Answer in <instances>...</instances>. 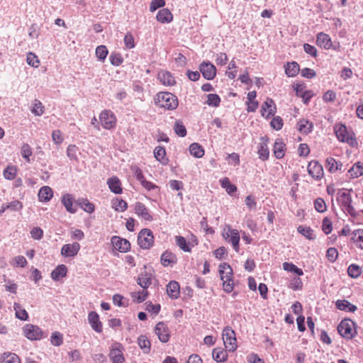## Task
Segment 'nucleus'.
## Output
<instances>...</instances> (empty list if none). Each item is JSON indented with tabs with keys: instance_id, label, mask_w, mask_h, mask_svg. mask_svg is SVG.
Segmentation results:
<instances>
[{
	"instance_id": "nucleus-1",
	"label": "nucleus",
	"mask_w": 363,
	"mask_h": 363,
	"mask_svg": "<svg viewBox=\"0 0 363 363\" xmlns=\"http://www.w3.org/2000/svg\"><path fill=\"white\" fill-rule=\"evenodd\" d=\"M155 104L167 110H174L178 106V100L175 95L169 92H160L155 97Z\"/></svg>"
},
{
	"instance_id": "nucleus-2",
	"label": "nucleus",
	"mask_w": 363,
	"mask_h": 363,
	"mask_svg": "<svg viewBox=\"0 0 363 363\" xmlns=\"http://www.w3.org/2000/svg\"><path fill=\"white\" fill-rule=\"evenodd\" d=\"M337 201L350 216L356 215V211L352 206V199L350 191L340 190L337 194Z\"/></svg>"
},
{
	"instance_id": "nucleus-3",
	"label": "nucleus",
	"mask_w": 363,
	"mask_h": 363,
	"mask_svg": "<svg viewBox=\"0 0 363 363\" xmlns=\"http://www.w3.org/2000/svg\"><path fill=\"white\" fill-rule=\"evenodd\" d=\"M223 237L228 242L230 243L233 249L239 251L240 234L238 230L233 229L230 225H226L223 232Z\"/></svg>"
},
{
	"instance_id": "nucleus-4",
	"label": "nucleus",
	"mask_w": 363,
	"mask_h": 363,
	"mask_svg": "<svg viewBox=\"0 0 363 363\" xmlns=\"http://www.w3.org/2000/svg\"><path fill=\"white\" fill-rule=\"evenodd\" d=\"M337 139L342 143H347L351 146L356 144V140L351 133L347 131V127L343 124L336 125L334 128Z\"/></svg>"
},
{
	"instance_id": "nucleus-5",
	"label": "nucleus",
	"mask_w": 363,
	"mask_h": 363,
	"mask_svg": "<svg viewBox=\"0 0 363 363\" xmlns=\"http://www.w3.org/2000/svg\"><path fill=\"white\" fill-rule=\"evenodd\" d=\"M222 335L225 348L231 352L235 351L237 348L235 331L230 328L226 327L223 329Z\"/></svg>"
},
{
	"instance_id": "nucleus-6",
	"label": "nucleus",
	"mask_w": 363,
	"mask_h": 363,
	"mask_svg": "<svg viewBox=\"0 0 363 363\" xmlns=\"http://www.w3.org/2000/svg\"><path fill=\"white\" fill-rule=\"evenodd\" d=\"M337 330L342 337L351 339L355 334L354 323L350 320H343L339 324Z\"/></svg>"
},
{
	"instance_id": "nucleus-7",
	"label": "nucleus",
	"mask_w": 363,
	"mask_h": 363,
	"mask_svg": "<svg viewBox=\"0 0 363 363\" xmlns=\"http://www.w3.org/2000/svg\"><path fill=\"white\" fill-rule=\"evenodd\" d=\"M138 242L140 247L149 249L154 242V236L152 231L149 229H143L138 235Z\"/></svg>"
},
{
	"instance_id": "nucleus-8",
	"label": "nucleus",
	"mask_w": 363,
	"mask_h": 363,
	"mask_svg": "<svg viewBox=\"0 0 363 363\" xmlns=\"http://www.w3.org/2000/svg\"><path fill=\"white\" fill-rule=\"evenodd\" d=\"M24 335L30 340H40L43 337V330L37 325L27 324L23 328Z\"/></svg>"
},
{
	"instance_id": "nucleus-9",
	"label": "nucleus",
	"mask_w": 363,
	"mask_h": 363,
	"mask_svg": "<svg viewBox=\"0 0 363 363\" xmlns=\"http://www.w3.org/2000/svg\"><path fill=\"white\" fill-rule=\"evenodd\" d=\"M99 120L104 128L111 130L116 124L115 115L109 110L103 111L99 115Z\"/></svg>"
},
{
	"instance_id": "nucleus-10",
	"label": "nucleus",
	"mask_w": 363,
	"mask_h": 363,
	"mask_svg": "<svg viewBox=\"0 0 363 363\" xmlns=\"http://www.w3.org/2000/svg\"><path fill=\"white\" fill-rule=\"evenodd\" d=\"M308 172L316 180H320L324 175L322 165L316 161H311L309 162L308 165Z\"/></svg>"
},
{
	"instance_id": "nucleus-11",
	"label": "nucleus",
	"mask_w": 363,
	"mask_h": 363,
	"mask_svg": "<svg viewBox=\"0 0 363 363\" xmlns=\"http://www.w3.org/2000/svg\"><path fill=\"white\" fill-rule=\"evenodd\" d=\"M123 347L119 343H116L112 346L109 353V357L113 363H122L125 359L123 354Z\"/></svg>"
},
{
	"instance_id": "nucleus-12",
	"label": "nucleus",
	"mask_w": 363,
	"mask_h": 363,
	"mask_svg": "<svg viewBox=\"0 0 363 363\" xmlns=\"http://www.w3.org/2000/svg\"><path fill=\"white\" fill-rule=\"evenodd\" d=\"M155 333L159 340L162 342H167L169 340V331L164 322L158 323L155 328Z\"/></svg>"
},
{
	"instance_id": "nucleus-13",
	"label": "nucleus",
	"mask_w": 363,
	"mask_h": 363,
	"mask_svg": "<svg viewBox=\"0 0 363 363\" xmlns=\"http://www.w3.org/2000/svg\"><path fill=\"white\" fill-rule=\"evenodd\" d=\"M261 112L262 116L265 118H269L270 116L274 115L276 112V106L272 99L267 98L266 101L262 104Z\"/></svg>"
},
{
	"instance_id": "nucleus-14",
	"label": "nucleus",
	"mask_w": 363,
	"mask_h": 363,
	"mask_svg": "<svg viewBox=\"0 0 363 363\" xmlns=\"http://www.w3.org/2000/svg\"><path fill=\"white\" fill-rule=\"evenodd\" d=\"M79 249L80 245L77 242H74L72 244H65L61 249V254L62 256L66 257H74L77 255Z\"/></svg>"
},
{
	"instance_id": "nucleus-15",
	"label": "nucleus",
	"mask_w": 363,
	"mask_h": 363,
	"mask_svg": "<svg viewBox=\"0 0 363 363\" xmlns=\"http://www.w3.org/2000/svg\"><path fill=\"white\" fill-rule=\"evenodd\" d=\"M200 72L208 80L213 79L216 74V67L210 62H203L200 65Z\"/></svg>"
},
{
	"instance_id": "nucleus-16",
	"label": "nucleus",
	"mask_w": 363,
	"mask_h": 363,
	"mask_svg": "<svg viewBox=\"0 0 363 363\" xmlns=\"http://www.w3.org/2000/svg\"><path fill=\"white\" fill-rule=\"evenodd\" d=\"M111 242L116 249L122 252H125L130 248V243L128 240L118 236H113L111 238Z\"/></svg>"
},
{
	"instance_id": "nucleus-17",
	"label": "nucleus",
	"mask_w": 363,
	"mask_h": 363,
	"mask_svg": "<svg viewBox=\"0 0 363 363\" xmlns=\"http://www.w3.org/2000/svg\"><path fill=\"white\" fill-rule=\"evenodd\" d=\"M316 44L325 50H329L333 47L331 38L328 34L323 32L317 34Z\"/></svg>"
},
{
	"instance_id": "nucleus-18",
	"label": "nucleus",
	"mask_w": 363,
	"mask_h": 363,
	"mask_svg": "<svg viewBox=\"0 0 363 363\" xmlns=\"http://www.w3.org/2000/svg\"><path fill=\"white\" fill-rule=\"evenodd\" d=\"M107 184L110 191L116 194H121L123 192L122 184L121 180L116 176L108 179Z\"/></svg>"
},
{
	"instance_id": "nucleus-19",
	"label": "nucleus",
	"mask_w": 363,
	"mask_h": 363,
	"mask_svg": "<svg viewBox=\"0 0 363 363\" xmlns=\"http://www.w3.org/2000/svg\"><path fill=\"white\" fill-rule=\"evenodd\" d=\"M260 140H261V143H259V145L258 146L257 153L259 155V159L264 161L269 158V150L267 147V143H268L269 139L267 137H262L260 138Z\"/></svg>"
},
{
	"instance_id": "nucleus-20",
	"label": "nucleus",
	"mask_w": 363,
	"mask_h": 363,
	"mask_svg": "<svg viewBox=\"0 0 363 363\" xmlns=\"http://www.w3.org/2000/svg\"><path fill=\"white\" fill-rule=\"evenodd\" d=\"M88 320L93 330L96 333L102 332V323L99 320V316L96 312H90L88 315Z\"/></svg>"
},
{
	"instance_id": "nucleus-21",
	"label": "nucleus",
	"mask_w": 363,
	"mask_h": 363,
	"mask_svg": "<svg viewBox=\"0 0 363 363\" xmlns=\"http://www.w3.org/2000/svg\"><path fill=\"white\" fill-rule=\"evenodd\" d=\"M157 79L165 86H172L175 84V80L172 74L166 70H162L158 72Z\"/></svg>"
},
{
	"instance_id": "nucleus-22",
	"label": "nucleus",
	"mask_w": 363,
	"mask_h": 363,
	"mask_svg": "<svg viewBox=\"0 0 363 363\" xmlns=\"http://www.w3.org/2000/svg\"><path fill=\"white\" fill-rule=\"evenodd\" d=\"M61 201L69 213H74L77 212V208L73 205L74 197L72 194H66L63 195Z\"/></svg>"
},
{
	"instance_id": "nucleus-23",
	"label": "nucleus",
	"mask_w": 363,
	"mask_h": 363,
	"mask_svg": "<svg viewBox=\"0 0 363 363\" xmlns=\"http://www.w3.org/2000/svg\"><path fill=\"white\" fill-rule=\"evenodd\" d=\"M135 210L137 215L146 220H152V217L150 214L145 206L140 202H137L135 205Z\"/></svg>"
},
{
	"instance_id": "nucleus-24",
	"label": "nucleus",
	"mask_w": 363,
	"mask_h": 363,
	"mask_svg": "<svg viewBox=\"0 0 363 363\" xmlns=\"http://www.w3.org/2000/svg\"><path fill=\"white\" fill-rule=\"evenodd\" d=\"M219 274L221 280L233 279V269L227 263H222L219 266Z\"/></svg>"
},
{
	"instance_id": "nucleus-25",
	"label": "nucleus",
	"mask_w": 363,
	"mask_h": 363,
	"mask_svg": "<svg viewBox=\"0 0 363 363\" xmlns=\"http://www.w3.org/2000/svg\"><path fill=\"white\" fill-rule=\"evenodd\" d=\"M167 293L170 298H177L180 293L179 284L175 281H171L167 286Z\"/></svg>"
},
{
	"instance_id": "nucleus-26",
	"label": "nucleus",
	"mask_w": 363,
	"mask_h": 363,
	"mask_svg": "<svg viewBox=\"0 0 363 363\" xmlns=\"http://www.w3.org/2000/svg\"><path fill=\"white\" fill-rule=\"evenodd\" d=\"M177 262V256L171 252L165 251L161 256V263L164 267L172 266Z\"/></svg>"
},
{
	"instance_id": "nucleus-27",
	"label": "nucleus",
	"mask_w": 363,
	"mask_h": 363,
	"mask_svg": "<svg viewBox=\"0 0 363 363\" xmlns=\"http://www.w3.org/2000/svg\"><path fill=\"white\" fill-rule=\"evenodd\" d=\"M156 18L159 22L165 23L171 22L173 16L169 9H162L158 11Z\"/></svg>"
},
{
	"instance_id": "nucleus-28",
	"label": "nucleus",
	"mask_w": 363,
	"mask_h": 363,
	"mask_svg": "<svg viewBox=\"0 0 363 363\" xmlns=\"http://www.w3.org/2000/svg\"><path fill=\"white\" fill-rule=\"evenodd\" d=\"M67 269L64 264L58 265L51 273V277L55 281H58L67 275Z\"/></svg>"
},
{
	"instance_id": "nucleus-29",
	"label": "nucleus",
	"mask_w": 363,
	"mask_h": 363,
	"mask_svg": "<svg viewBox=\"0 0 363 363\" xmlns=\"http://www.w3.org/2000/svg\"><path fill=\"white\" fill-rule=\"evenodd\" d=\"M53 196L52 190L50 186H43L38 193V197L40 201H49Z\"/></svg>"
},
{
	"instance_id": "nucleus-30",
	"label": "nucleus",
	"mask_w": 363,
	"mask_h": 363,
	"mask_svg": "<svg viewBox=\"0 0 363 363\" xmlns=\"http://www.w3.org/2000/svg\"><path fill=\"white\" fill-rule=\"evenodd\" d=\"M342 164L333 157H328L326 160V168L330 173H334L337 170H342Z\"/></svg>"
},
{
	"instance_id": "nucleus-31",
	"label": "nucleus",
	"mask_w": 363,
	"mask_h": 363,
	"mask_svg": "<svg viewBox=\"0 0 363 363\" xmlns=\"http://www.w3.org/2000/svg\"><path fill=\"white\" fill-rule=\"evenodd\" d=\"M351 178H357L363 174V163L357 162L348 170Z\"/></svg>"
},
{
	"instance_id": "nucleus-32",
	"label": "nucleus",
	"mask_w": 363,
	"mask_h": 363,
	"mask_svg": "<svg viewBox=\"0 0 363 363\" xmlns=\"http://www.w3.org/2000/svg\"><path fill=\"white\" fill-rule=\"evenodd\" d=\"M285 144L281 139H277L274 145V154L278 159H281L284 155Z\"/></svg>"
},
{
	"instance_id": "nucleus-33",
	"label": "nucleus",
	"mask_w": 363,
	"mask_h": 363,
	"mask_svg": "<svg viewBox=\"0 0 363 363\" xmlns=\"http://www.w3.org/2000/svg\"><path fill=\"white\" fill-rule=\"evenodd\" d=\"M336 307L341 311L354 312L357 310L356 306L350 303L347 300H337Z\"/></svg>"
},
{
	"instance_id": "nucleus-34",
	"label": "nucleus",
	"mask_w": 363,
	"mask_h": 363,
	"mask_svg": "<svg viewBox=\"0 0 363 363\" xmlns=\"http://www.w3.org/2000/svg\"><path fill=\"white\" fill-rule=\"evenodd\" d=\"M1 363H21V359L15 353L4 352L1 357Z\"/></svg>"
},
{
	"instance_id": "nucleus-35",
	"label": "nucleus",
	"mask_w": 363,
	"mask_h": 363,
	"mask_svg": "<svg viewBox=\"0 0 363 363\" xmlns=\"http://www.w3.org/2000/svg\"><path fill=\"white\" fill-rule=\"evenodd\" d=\"M299 70V65L296 62H289L285 67V73L290 77H295Z\"/></svg>"
},
{
	"instance_id": "nucleus-36",
	"label": "nucleus",
	"mask_w": 363,
	"mask_h": 363,
	"mask_svg": "<svg viewBox=\"0 0 363 363\" xmlns=\"http://www.w3.org/2000/svg\"><path fill=\"white\" fill-rule=\"evenodd\" d=\"M177 245L184 252H190L191 251V246L190 242H188L185 238L177 235L175 237Z\"/></svg>"
},
{
	"instance_id": "nucleus-37",
	"label": "nucleus",
	"mask_w": 363,
	"mask_h": 363,
	"mask_svg": "<svg viewBox=\"0 0 363 363\" xmlns=\"http://www.w3.org/2000/svg\"><path fill=\"white\" fill-rule=\"evenodd\" d=\"M77 204L84 211L91 213L94 211V205L86 199H80L77 201Z\"/></svg>"
},
{
	"instance_id": "nucleus-38",
	"label": "nucleus",
	"mask_w": 363,
	"mask_h": 363,
	"mask_svg": "<svg viewBox=\"0 0 363 363\" xmlns=\"http://www.w3.org/2000/svg\"><path fill=\"white\" fill-rule=\"evenodd\" d=\"M313 123L308 120L302 119L298 123V130L303 134H307L312 130Z\"/></svg>"
},
{
	"instance_id": "nucleus-39",
	"label": "nucleus",
	"mask_w": 363,
	"mask_h": 363,
	"mask_svg": "<svg viewBox=\"0 0 363 363\" xmlns=\"http://www.w3.org/2000/svg\"><path fill=\"white\" fill-rule=\"evenodd\" d=\"M138 343L144 353L147 354L150 352L151 343L145 335H140L138 339Z\"/></svg>"
},
{
	"instance_id": "nucleus-40",
	"label": "nucleus",
	"mask_w": 363,
	"mask_h": 363,
	"mask_svg": "<svg viewBox=\"0 0 363 363\" xmlns=\"http://www.w3.org/2000/svg\"><path fill=\"white\" fill-rule=\"evenodd\" d=\"M212 356L217 362H222L226 360L228 354L226 351L220 348H215L212 352Z\"/></svg>"
},
{
	"instance_id": "nucleus-41",
	"label": "nucleus",
	"mask_w": 363,
	"mask_h": 363,
	"mask_svg": "<svg viewBox=\"0 0 363 363\" xmlns=\"http://www.w3.org/2000/svg\"><path fill=\"white\" fill-rule=\"evenodd\" d=\"M137 283L143 289V290H146L151 284L150 277L147 273H141L137 279Z\"/></svg>"
},
{
	"instance_id": "nucleus-42",
	"label": "nucleus",
	"mask_w": 363,
	"mask_h": 363,
	"mask_svg": "<svg viewBox=\"0 0 363 363\" xmlns=\"http://www.w3.org/2000/svg\"><path fill=\"white\" fill-rule=\"evenodd\" d=\"M189 152L195 157L201 158L204 155V150L199 143H192L189 146Z\"/></svg>"
},
{
	"instance_id": "nucleus-43",
	"label": "nucleus",
	"mask_w": 363,
	"mask_h": 363,
	"mask_svg": "<svg viewBox=\"0 0 363 363\" xmlns=\"http://www.w3.org/2000/svg\"><path fill=\"white\" fill-rule=\"evenodd\" d=\"M220 184L223 188L225 189V191L230 195H232L237 191V187L234 184H232L228 178L225 177L220 179Z\"/></svg>"
},
{
	"instance_id": "nucleus-44",
	"label": "nucleus",
	"mask_w": 363,
	"mask_h": 363,
	"mask_svg": "<svg viewBox=\"0 0 363 363\" xmlns=\"http://www.w3.org/2000/svg\"><path fill=\"white\" fill-rule=\"evenodd\" d=\"M112 207L117 211H125L128 208L126 201L121 199L116 198L112 201Z\"/></svg>"
},
{
	"instance_id": "nucleus-45",
	"label": "nucleus",
	"mask_w": 363,
	"mask_h": 363,
	"mask_svg": "<svg viewBox=\"0 0 363 363\" xmlns=\"http://www.w3.org/2000/svg\"><path fill=\"white\" fill-rule=\"evenodd\" d=\"M13 308L16 312V317L22 320H26L28 318V315L26 311L22 308V306L17 303L13 305Z\"/></svg>"
},
{
	"instance_id": "nucleus-46",
	"label": "nucleus",
	"mask_w": 363,
	"mask_h": 363,
	"mask_svg": "<svg viewBox=\"0 0 363 363\" xmlns=\"http://www.w3.org/2000/svg\"><path fill=\"white\" fill-rule=\"evenodd\" d=\"M17 173V168L13 165H9L4 170L3 175L6 179L12 180L13 179Z\"/></svg>"
},
{
	"instance_id": "nucleus-47",
	"label": "nucleus",
	"mask_w": 363,
	"mask_h": 363,
	"mask_svg": "<svg viewBox=\"0 0 363 363\" xmlns=\"http://www.w3.org/2000/svg\"><path fill=\"white\" fill-rule=\"evenodd\" d=\"M297 230L308 240H314L315 238L313 230L309 227L300 225L298 227Z\"/></svg>"
},
{
	"instance_id": "nucleus-48",
	"label": "nucleus",
	"mask_w": 363,
	"mask_h": 363,
	"mask_svg": "<svg viewBox=\"0 0 363 363\" xmlns=\"http://www.w3.org/2000/svg\"><path fill=\"white\" fill-rule=\"evenodd\" d=\"M283 269L285 271L294 272L298 276H301L303 274V272L301 269L297 267L295 264L291 262H284L283 263Z\"/></svg>"
},
{
	"instance_id": "nucleus-49",
	"label": "nucleus",
	"mask_w": 363,
	"mask_h": 363,
	"mask_svg": "<svg viewBox=\"0 0 363 363\" xmlns=\"http://www.w3.org/2000/svg\"><path fill=\"white\" fill-rule=\"evenodd\" d=\"M220 103V98L218 94H208L207 95L206 104L209 106L218 107V106H219Z\"/></svg>"
},
{
	"instance_id": "nucleus-50",
	"label": "nucleus",
	"mask_w": 363,
	"mask_h": 363,
	"mask_svg": "<svg viewBox=\"0 0 363 363\" xmlns=\"http://www.w3.org/2000/svg\"><path fill=\"white\" fill-rule=\"evenodd\" d=\"M32 148L30 147V146L27 144V143H25L23 144L21 147V156L26 160L27 162H30V156L32 155Z\"/></svg>"
},
{
	"instance_id": "nucleus-51",
	"label": "nucleus",
	"mask_w": 363,
	"mask_h": 363,
	"mask_svg": "<svg viewBox=\"0 0 363 363\" xmlns=\"http://www.w3.org/2000/svg\"><path fill=\"white\" fill-rule=\"evenodd\" d=\"M352 239L356 243L357 247L363 249V230L354 231Z\"/></svg>"
},
{
	"instance_id": "nucleus-52",
	"label": "nucleus",
	"mask_w": 363,
	"mask_h": 363,
	"mask_svg": "<svg viewBox=\"0 0 363 363\" xmlns=\"http://www.w3.org/2000/svg\"><path fill=\"white\" fill-rule=\"evenodd\" d=\"M148 295V292L146 290H143L139 292H132L131 297L133 301L136 303H142L143 302Z\"/></svg>"
},
{
	"instance_id": "nucleus-53",
	"label": "nucleus",
	"mask_w": 363,
	"mask_h": 363,
	"mask_svg": "<svg viewBox=\"0 0 363 363\" xmlns=\"http://www.w3.org/2000/svg\"><path fill=\"white\" fill-rule=\"evenodd\" d=\"M347 273L350 277L352 278H357L360 276L362 269L358 265L352 264L348 267Z\"/></svg>"
},
{
	"instance_id": "nucleus-54",
	"label": "nucleus",
	"mask_w": 363,
	"mask_h": 363,
	"mask_svg": "<svg viewBox=\"0 0 363 363\" xmlns=\"http://www.w3.org/2000/svg\"><path fill=\"white\" fill-rule=\"evenodd\" d=\"M96 56L100 61H104L108 55V50L105 45H99L96 48Z\"/></svg>"
},
{
	"instance_id": "nucleus-55",
	"label": "nucleus",
	"mask_w": 363,
	"mask_h": 363,
	"mask_svg": "<svg viewBox=\"0 0 363 363\" xmlns=\"http://www.w3.org/2000/svg\"><path fill=\"white\" fill-rule=\"evenodd\" d=\"M31 111L35 116H42L44 113V106H43V104L39 100L35 99Z\"/></svg>"
},
{
	"instance_id": "nucleus-56",
	"label": "nucleus",
	"mask_w": 363,
	"mask_h": 363,
	"mask_svg": "<svg viewBox=\"0 0 363 363\" xmlns=\"http://www.w3.org/2000/svg\"><path fill=\"white\" fill-rule=\"evenodd\" d=\"M26 62L30 66L35 68L38 67L40 65V60H38V57L33 52L28 53L26 57Z\"/></svg>"
},
{
	"instance_id": "nucleus-57",
	"label": "nucleus",
	"mask_w": 363,
	"mask_h": 363,
	"mask_svg": "<svg viewBox=\"0 0 363 363\" xmlns=\"http://www.w3.org/2000/svg\"><path fill=\"white\" fill-rule=\"evenodd\" d=\"M154 155L157 160L162 162V163L165 162L164 160L166 155V151L163 147H156L154 150Z\"/></svg>"
},
{
	"instance_id": "nucleus-58",
	"label": "nucleus",
	"mask_w": 363,
	"mask_h": 363,
	"mask_svg": "<svg viewBox=\"0 0 363 363\" xmlns=\"http://www.w3.org/2000/svg\"><path fill=\"white\" fill-rule=\"evenodd\" d=\"M109 60L113 66H119L123 62V58L121 54L112 52L109 56Z\"/></svg>"
},
{
	"instance_id": "nucleus-59",
	"label": "nucleus",
	"mask_w": 363,
	"mask_h": 363,
	"mask_svg": "<svg viewBox=\"0 0 363 363\" xmlns=\"http://www.w3.org/2000/svg\"><path fill=\"white\" fill-rule=\"evenodd\" d=\"M314 208L318 212L320 213H323L327 209L325 202L321 198H318L314 201Z\"/></svg>"
},
{
	"instance_id": "nucleus-60",
	"label": "nucleus",
	"mask_w": 363,
	"mask_h": 363,
	"mask_svg": "<svg viewBox=\"0 0 363 363\" xmlns=\"http://www.w3.org/2000/svg\"><path fill=\"white\" fill-rule=\"evenodd\" d=\"M51 343L55 346H60L63 342V336L59 332H55L51 335Z\"/></svg>"
},
{
	"instance_id": "nucleus-61",
	"label": "nucleus",
	"mask_w": 363,
	"mask_h": 363,
	"mask_svg": "<svg viewBox=\"0 0 363 363\" xmlns=\"http://www.w3.org/2000/svg\"><path fill=\"white\" fill-rule=\"evenodd\" d=\"M11 264L14 267H24L27 264V261L23 256L19 255L13 259Z\"/></svg>"
},
{
	"instance_id": "nucleus-62",
	"label": "nucleus",
	"mask_w": 363,
	"mask_h": 363,
	"mask_svg": "<svg viewBox=\"0 0 363 363\" xmlns=\"http://www.w3.org/2000/svg\"><path fill=\"white\" fill-rule=\"evenodd\" d=\"M174 129L175 133L180 137H184L186 135V128L180 122H176Z\"/></svg>"
},
{
	"instance_id": "nucleus-63",
	"label": "nucleus",
	"mask_w": 363,
	"mask_h": 363,
	"mask_svg": "<svg viewBox=\"0 0 363 363\" xmlns=\"http://www.w3.org/2000/svg\"><path fill=\"white\" fill-rule=\"evenodd\" d=\"M337 256L338 252L335 247H330L327 250L326 257L330 262H334L337 259Z\"/></svg>"
},
{
	"instance_id": "nucleus-64",
	"label": "nucleus",
	"mask_w": 363,
	"mask_h": 363,
	"mask_svg": "<svg viewBox=\"0 0 363 363\" xmlns=\"http://www.w3.org/2000/svg\"><path fill=\"white\" fill-rule=\"evenodd\" d=\"M270 124L272 128L279 130L283 126V121L280 116H275L272 118Z\"/></svg>"
}]
</instances>
